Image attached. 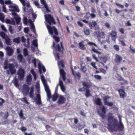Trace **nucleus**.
<instances>
[{
  "mask_svg": "<svg viewBox=\"0 0 135 135\" xmlns=\"http://www.w3.org/2000/svg\"><path fill=\"white\" fill-rule=\"evenodd\" d=\"M45 17L46 21L49 25L46 26L49 33L51 35H53L54 33L56 35H58L59 33L57 29L54 26H50L52 24L56 25V24L52 16L50 15H45Z\"/></svg>",
  "mask_w": 135,
  "mask_h": 135,
  "instance_id": "nucleus-1",
  "label": "nucleus"
},
{
  "mask_svg": "<svg viewBox=\"0 0 135 135\" xmlns=\"http://www.w3.org/2000/svg\"><path fill=\"white\" fill-rule=\"evenodd\" d=\"M30 88L29 86L26 84H24L22 86V92L23 94L26 96L28 94L30 97L31 98H33V92L34 91V88L33 86H32L30 88V91L29 93Z\"/></svg>",
  "mask_w": 135,
  "mask_h": 135,
  "instance_id": "nucleus-2",
  "label": "nucleus"
},
{
  "mask_svg": "<svg viewBox=\"0 0 135 135\" xmlns=\"http://www.w3.org/2000/svg\"><path fill=\"white\" fill-rule=\"evenodd\" d=\"M108 121L109 123L108 124V129L112 131H115L114 127H117L118 125L117 119L114 118L112 115L109 116Z\"/></svg>",
  "mask_w": 135,
  "mask_h": 135,
  "instance_id": "nucleus-3",
  "label": "nucleus"
},
{
  "mask_svg": "<svg viewBox=\"0 0 135 135\" xmlns=\"http://www.w3.org/2000/svg\"><path fill=\"white\" fill-rule=\"evenodd\" d=\"M53 47L55 48L56 53L55 54V56L56 60H59L61 56L60 55L63 54V51H61V47L59 45L57 44L56 46L55 45V42L53 43Z\"/></svg>",
  "mask_w": 135,
  "mask_h": 135,
  "instance_id": "nucleus-4",
  "label": "nucleus"
},
{
  "mask_svg": "<svg viewBox=\"0 0 135 135\" xmlns=\"http://www.w3.org/2000/svg\"><path fill=\"white\" fill-rule=\"evenodd\" d=\"M59 66L60 75L62 77L63 80L65 81L66 79V73L62 69H61L60 67L61 66L62 68H64V61L61 60L59 62Z\"/></svg>",
  "mask_w": 135,
  "mask_h": 135,
  "instance_id": "nucleus-5",
  "label": "nucleus"
},
{
  "mask_svg": "<svg viewBox=\"0 0 135 135\" xmlns=\"http://www.w3.org/2000/svg\"><path fill=\"white\" fill-rule=\"evenodd\" d=\"M0 35L2 38L5 40V42L6 44L8 45H11V40L7 35L3 32H1Z\"/></svg>",
  "mask_w": 135,
  "mask_h": 135,
  "instance_id": "nucleus-6",
  "label": "nucleus"
},
{
  "mask_svg": "<svg viewBox=\"0 0 135 135\" xmlns=\"http://www.w3.org/2000/svg\"><path fill=\"white\" fill-rule=\"evenodd\" d=\"M25 74V72L24 69L21 68H20L17 73L18 79L21 81L23 80L24 78Z\"/></svg>",
  "mask_w": 135,
  "mask_h": 135,
  "instance_id": "nucleus-7",
  "label": "nucleus"
},
{
  "mask_svg": "<svg viewBox=\"0 0 135 135\" xmlns=\"http://www.w3.org/2000/svg\"><path fill=\"white\" fill-rule=\"evenodd\" d=\"M83 85L85 87V89L86 90L85 95L86 97L88 98L91 96V94L90 93V91L89 89L90 87V85L86 82H84L83 83Z\"/></svg>",
  "mask_w": 135,
  "mask_h": 135,
  "instance_id": "nucleus-8",
  "label": "nucleus"
},
{
  "mask_svg": "<svg viewBox=\"0 0 135 135\" xmlns=\"http://www.w3.org/2000/svg\"><path fill=\"white\" fill-rule=\"evenodd\" d=\"M18 65L17 64H15V66L13 64L9 63L8 64V68L11 75L14 74L16 73V70L15 67V66L17 67Z\"/></svg>",
  "mask_w": 135,
  "mask_h": 135,
  "instance_id": "nucleus-9",
  "label": "nucleus"
},
{
  "mask_svg": "<svg viewBox=\"0 0 135 135\" xmlns=\"http://www.w3.org/2000/svg\"><path fill=\"white\" fill-rule=\"evenodd\" d=\"M45 89V91L46 92L47 96L49 99L51 98V91L50 90L49 88L48 85L45 83H44Z\"/></svg>",
  "mask_w": 135,
  "mask_h": 135,
  "instance_id": "nucleus-10",
  "label": "nucleus"
},
{
  "mask_svg": "<svg viewBox=\"0 0 135 135\" xmlns=\"http://www.w3.org/2000/svg\"><path fill=\"white\" fill-rule=\"evenodd\" d=\"M118 91L119 94L120 98L124 99L127 97V94L123 89H118Z\"/></svg>",
  "mask_w": 135,
  "mask_h": 135,
  "instance_id": "nucleus-11",
  "label": "nucleus"
},
{
  "mask_svg": "<svg viewBox=\"0 0 135 135\" xmlns=\"http://www.w3.org/2000/svg\"><path fill=\"white\" fill-rule=\"evenodd\" d=\"M122 60V58L121 56L118 54L115 55L114 61L116 64L118 65L120 64Z\"/></svg>",
  "mask_w": 135,
  "mask_h": 135,
  "instance_id": "nucleus-12",
  "label": "nucleus"
},
{
  "mask_svg": "<svg viewBox=\"0 0 135 135\" xmlns=\"http://www.w3.org/2000/svg\"><path fill=\"white\" fill-rule=\"evenodd\" d=\"M66 101V98L62 95H60L57 103L59 105L64 103Z\"/></svg>",
  "mask_w": 135,
  "mask_h": 135,
  "instance_id": "nucleus-13",
  "label": "nucleus"
},
{
  "mask_svg": "<svg viewBox=\"0 0 135 135\" xmlns=\"http://www.w3.org/2000/svg\"><path fill=\"white\" fill-rule=\"evenodd\" d=\"M109 98V97L108 96H105L103 99L104 103L105 105L111 107L113 105V103L112 102H108L107 100Z\"/></svg>",
  "mask_w": 135,
  "mask_h": 135,
  "instance_id": "nucleus-14",
  "label": "nucleus"
},
{
  "mask_svg": "<svg viewBox=\"0 0 135 135\" xmlns=\"http://www.w3.org/2000/svg\"><path fill=\"white\" fill-rule=\"evenodd\" d=\"M109 35L111 36L112 40L115 41L117 36V32L114 31H112V32L109 33Z\"/></svg>",
  "mask_w": 135,
  "mask_h": 135,
  "instance_id": "nucleus-15",
  "label": "nucleus"
},
{
  "mask_svg": "<svg viewBox=\"0 0 135 135\" xmlns=\"http://www.w3.org/2000/svg\"><path fill=\"white\" fill-rule=\"evenodd\" d=\"M97 25V23L95 21H92V22H89L88 25L89 27L91 29H94L95 30L96 29L95 28L96 26Z\"/></svg>",
  "mask_w": 135,
  "mask_h": 135,
  "instance_id": "nucleus-16",
  "label": "nucleus"
},
{
  "mask_svg": "<svg viewBox=\"0 0 135 135\" xmlns=\"http://www.w3.org/2000/svg\"><path fill=\"white\" fill-rule=\"evenodd\" d=\"M38 65L39 69V71L40 73L41 74L42 73V70H43L44 72H46V69L44 65H42L40 63H38Z\"/></svg>",
  "mask_w": 135,
  "mask_h": 135,
  "instance_id": "nucleus-17",
  "label": "nucleus"
},
{
  "mask_svg": "<svg viewBox=\"0 0 135 135\" xmlns=\"http://www.w3.org/2000/svg\"><path fill=\"white\" fill-rule=\"evenodd\" d=\"M7 51V54L9 56H11L13 53V50L11 47L7 46L6 49Z\"/></svg>",
  "mask_w": 135,
  "mask_h": 135,
  "instance_id": "nucleus-18",
  "label": "nucleus"
},
{
  "mask_svg": "<svg viewBox=\"0 0 135 135\" xmlns=\"http://www.w3.org/2000/svg\"><path fill=\"white\" fill-rule=\"evenodd\" d=\"M37 98L36 99V102L37 104L40 105L41 104V96L39 94H36Z\"/></svg>",
  "mask_w": 135,
  "mask_h": 135,
  "instance_id": "nucleus-19",
  "label": "nucleus"
},
{
  "mask_svg": "<svg viewBox=\"0 0 135 135\" xmlns=\"http://www.w3.org/2000/svg\"><path fill=\"white\" fill-rule=\"evenodd\" d=\"M119 119L120 123L119 125L118 126V125L117 126H118V130L119 131H124L123 125L121 122L120 118L119 117Z\"/></svg>",
  "mask_w": 135,
  "mask_h": 135,
  "instance_id": "nucleus-20",
  "label": "nucleus"
},
{
  "mask_svg": "<svg viewBox=\"0 0 135 135\" xmlns=\"http://www.w3.org/2000/svg\"><path fill=\"white\" fill-rule=\"evenodd\" d=\"M17 59L20 62L23 63L25 62V59H23L22 55L21 54H18L17 56Z\"/></svg>",
  "mask_w": 135,
  "mask_h": 135,
  "instance_id": "nucleus-21",
  "label": "nucleus"
},
{
  "mask_svg": "<svg viewBox=\"0 0 135 135\" xmlns=\"http://www.w3.org/2000/svg\"><path fill=\"white\" fill-rule=\"evenodd\" d=\"M9 10L12 12V15L14 16H17V14L16 12H19L20 10L19 9H9Z\"/></svg>",
  "mask_w": 135,
  "mask_h": 135,
  "instance_id": "nucleus-22",
  "label": "nucleus"
},
{
  "mask_svg": "<svg viewBox=\"0 0 135 135\" xmlns=\"http://www.w3.org/2000/svg\"><path fill=\"white\" fill-rule=\"evenodd\" d=\"M118 80L119 81H123V82H120V84L121 85H125L128 84L127 81L124 80L123 78L121 76H120L118 79Z\"/></svg>",
  "mask_w": 135,
  "mask_h": 135,
  "instance_id": "nucleus-23",
  "label": "nucleus"
},
{
  "mask_svg": "<svg viewBox=\"0 0 135 135\" xmlns=\"http://www.w3.org/2000/svg\"><path fill=\"white\" fill-rule=\"evenodd\" d=\"M81 69L83 73H85L86 72L87 69L85 63H83L81 65Z\"/></svg>",
  "mask_w": 135,
  "mask_h": 135,
  "instance_id": "nucleus-24",
  "label": "nucleus"
},
{
  "mask_svg": "<svg viewBox=\"0 0 135 135\" xmlns=\"http://www.w3.org/2000/svg\"><path fill=\"white\" fill-rule=\"evenodd\" d=\"M91 52L92 53V52H94L96 54H98V56H99V55L101 54V52L99 51L97 49H96L95 47L93 46L91 49Z\"/></svg>",
  "mask_w": 135,
  "mask_h": 135,
  "instance_id": "nucleus-25",
  "label": "nucleus"
},
{
  "mask_svg": "<svg viewBox=\"0 0 135 135\" xmlns=\"http://www.w3.org/2000/svg\"><path fill=\"white\" fill-rule=\"evenodd\" d=\"M26 81L27 84L29 85L31 84L32 78L31 75H29L27 76Z\"/></svg>",
  "mask_w": 135,
  "mask_h": 135,
  "instance_id": "nucleus-26",
  "label": "nucleus"
},
{
  "mask_svg": "<svg viewBox=\"0 0 135 135\" xmlns=\"http://www.w3.org/2000/svg\"><path fill=\"white\" fill-rule=\"evenodd\" d=\"M95 102L96 104L100 106L102 105V102L101 99L99 98H97L95 100Z\"/></svg>",
  "mask_w": 135,
  "mask_h": 135,
  "instance_id": "nucleus-27",
  "label": "nucleus"
},
{
  "mask_svg": "<svg viewBox=\"0 0 135 135\" xmlns=\"http://www.w3.org/2000/svg\"><path fill=\"white\" fill-rule=\"evenodd\" d=\"M15 16L14 17V18L16 21V23L17 24H19L21 21V18L19 17L17 15Z\"/></svg>",
  "mask_w": 135,
  "mask_h": 135,
  "instance_id": "nucleus-28",
  "label": "nucleus"
},
{
  "mask_svg": "<svg viewBox=\"0 0 135 135\" xmlns=\"http://www.w3.org/2000/svg\"><path fill=\"white\" fill-rule=\"evenodd\" d=\"M98 37L100 38H103L105 37V34L104 32H100L98 35Z\"/></svg>",
  "mask_w": 135,
  "mask_h": 135,
  "instance_id": "nucleus-29",
  "label": "nucleus"
},
{
  "mask_svg": "<svg viewBox=\"0 0 135 135\" xmlns=\"http://www.w3.org/2000/svg\"><path fill=\"white\" fill-rule=\"evenodd\" d=\"M58 97L59 95H58L57 93H55L53 95L52 98L53 100L54 101H56L57 100Z\"/></svg>",
  "mask_w": 135,
  "mask_h": 135,
  "instance_id": "nucleus-30",
  "label": "nucleus"
},
{
  "mask_svg": "<svg viewBox=\"0 0 135 135\" xmlns=\"http://www.w3.org/2000/svg\"><path fill=\"white\" fill-rule=\"evenodd\" d=\"M13 40L14 42L18 44L20 43V39L19 37H18L14 38Z\"/></svg>",
  "mask_w": 135,
  "mask_h": 135,
  "instance_id": "nucleus-31",
  "label": "nucleus"
},
{
  "mask_svg": "<svg viewBox=\"0 0 135 135\" xmlns=\"http://www.w3.org/2000/svg\"><path fill=\"white\" fill-rule=\"evenodd\" d=\"M84 32L85 35H88L90 34V32L88 29H87V27H85L84 28Z\"/></svg>",
  "mask_w": 135,
  "mask_h": 135,
  "instance_id": "nucleus-32",
  "label": "nucleus"
},
{
  "mask_svg": "<svg viewBox=\"0 0 135 135\" xmlns=\"http://www.w3.org/2000/svg\"><path fill=\"white\" fill-rule=\"evenodd\" d=\"M79 47L81 50H84L86 49L84 45L82 43L80 42L79 43Z\"/></svg>",
  "mask_w": 135,
  "mask_h": 135,
  "instance_id": "nucleus-33",
  "label": "nucleus"
},
{
  "mask_svg": "<svg viewBox=\"0 0 135 135\" xmlns=\"http://www.w3.org/2000/svg\"><path fill=\"white\" fill-rule=\"evenodd\" d=\"M41 3L44 6L45 8H48L47 5L45 0H41Z\"/></svg>",
  "mask_w": 135,
  "mask_h": 135,
  "instance_id": "nucleus-34",
  "label": "nucleus"
},
{
  "mask_svg": "<svg viewBox=\"0 0 135 135\" xmlns=\"http://www.w3.org/2000/svg\"><path fill=\"white\" fill-rule=\"evenodd\" d=\"M99 108L102 113L105 114L106 113V108L104 106L102 107H100Z\"/></svg>",
  "mask_w": 135,
  "mask_h": 135,
  "instance_id": "nucleus-35",
  "label": "nucleus"
},
{
  "mask_svg": "<svg viewBox=\"0 0 135 135\" xmlns=\"http://www.w3.org/2000/svg\"><path fill=\"white\" fill-rule=\"evenodd\" d=\"M21 100L22 102L25 103L28 105L29 104V103L27 101V99L26 97H24L21 99Z\"/></svg>",
  "mask_w": 135,
  "mask_h": 135,
  "instance_id": "nucleus-36",
  "label": "nucleus"
},
{
  "mask_svg": "<svg viewBox=\"0 0 135 135\" xmlns=\"http://www.w3.org/2000/svg\"><path fill=\"white\" fill-rule=\"evenodd\" d=\"M4 15L2 13H1L0 14V20L3 22H4Z\"/></svg>",
  "mask_w": 135,
  "mask_h": 135,
  "instance_id": "nucleus-37",
  "label": "nucleus"
},
{
  "mask_svg": "<svg viewBox=\"0 0 135 135\" xmlns=\"http://www.w3.org/2000/svg\"><path fill=\"white\" fill-rule=\"evenodd\" d=\"M8 62L7 60H5L4 61V69H8Z\"/></svg>",
  "mask_w": 135,
  "mask_h": 135,
  "instance_id": "nucleus-38",
  "label": "nucleus"
},
{
  "mask_svg": "<svg viewBox=\"0 0 135 135\" xmlns=\"http://www.w3.org/2000/svg\"><path fill=\"white\" fill-rule=\"evenodd\" d=\"M129 48L130 50V52L132 53H135V49L131 45H130Z\"/></svg>",
  "mask_w": 135,
  "mask_h": 135,
  "instance_id": "nucleus-39",
  "label": "nucleus"
},
{
  "mask_svg": "<svg viewBox=\"0 0 135 135\" xmlns=\"http://www.w3.org/2000/svg\"><path fill=\"white\" fill-rule=\"evenodd\" d=\"M53 37L57 42H59L60 41V38L59 37L54 35L53 36Z\"/></svg>",
  "mask_w": 135,
  "mask_h": 135,
  "instance_id": "nucleus-40",
  "label": "nucleus"
},
{
  "mask_svg": "<svg viewBox=\"0 0 135 135\" xmlns=\"http://www.w3.org/2000/svg\"><path fill=\"white\" fill-rule=\"evenodd\" d=\"M9 8H18V7L17 6L15 5V4H12V5L11 6H9Z\"/></svg>",
  "mask_w": 135,
  "mask_h": 135,
  "instance_id": "nucleus-41",
  "label": "nucleus"
},
{
  "mask_svg": "<svg viewBox=\"0 0 135 135\" xmlns=\"http://www.w3.org/2000/svg\"><path fill=\"white\" fill-rule=\"evenodd\" d=\"M23 53L24 55L25 56H26L28 55V50L26 48H25L23 50Z\"/></svg>",
  "mask_w": 135,
  "mask_h": 135,
  "instance_id": "nucleus-42",
  "label": "nucleus"
},
{
  "mask_svg": "<svg viewBox=\"0 0 135 135\" xmlns=\"http://www.w3.org/2000/svg\"><path fill=\"white\" fill-rule=\"evenodd\" d=\"M0 100L2 101L0 102V106L2 107L3 105V104L5 102V100L1 98H0Z\"/></svg>",
  "mask_w": 135,
  "mask_h": 135,
  "instance_id": "nucleus-43",
  "label": "nucleus"
},
{
  "mask_svg": "<svg viewBox=\"0 0 135 135\" xmlns=\"http://www.w3.org/2000/svg\"><path fill=\"white\" fill-rule=\"evenodd\" d=\"M91 65L93 66L94 68L95 69H98L97 67L95 66L96 63L94 62H92L91 64H90Z\"/></svg>",
  "mask_w": 135,
  "mask_h": 135,
  "instance_id": "nucleus-44",
  "label": "nucleus"
},
{
  "mask_svg": "<svg viewBox=\"0 0 135 135\" xmlns=\"http://www.w3.org/2000/svg\"><path fill=\"white\" fill-rule=\"evenodd\" d=\"M91 16V14L89 13H86L85 16L84 17L86 19H88Z\"/></svg>",
  "mask_w": 135,
  "mask_h": 135,
  "instance_id": "nucleus-45",
  "label": "nucleus"
},
{
  "mask_svg": "<svg viewBox=\"0 0 135 135\" xmlns=\"http://www.w3.org/2000/svg\"><path fill=\"white\" fill-rule=\"evenodd\" d=\"M94 78L96 79L100 80L102 79L101 76L98 75H95L94 76Z\"/></svg>",
  "mask_w": 135,
  "mask_h": 135,
  "instance_id": "nucleus-46",
  "label": "nucleus"
},
{
  "mask_svg": "<svg viewBox=\"0 0 135 135\" xmlns=\"http://www.w3.org/2000/svg\"><path fill=\"white\" fill-rule=\"evenodd\" d=\"M88 44L90 46H92L93 45L96 47L97 46V45L96 44L92 42H88Z\"/></svg>",
  "mask_w": 135,
  "mask_h": 135,
  "instance_id": "nucleus-47",
  "label": "nucleus"
},
{
  "mask_svg": "<svg viewBox=\"0 0 135 135\" xmlns=\"http://www.w3.org/2000/svg\"><path fill=\"white\" fill-rule=\"evenodd\" d=\"M92 56L93 58L95 60L96 62H98L99 61V60L95 54H93L92 55Z\"/></svg>",
  "mask_w": 135,
  "mask_h": 135,
  "instance_id": "nucleus-48",
  "label": "nucleus"
},
{
  "mask_svg": "<svg viewBox=\"0 0 135 135\" xmlns=\"http://www.w3.org/2000/svg\"><path fill=\"white\" fill-rule=\"evenodd\" d=\"M15 85L16 86H18V82L16 79H15V81L13 82Z\"/></svg>",
  "mask_w": 135,
  "mask_h": 135,
  "instance_id": "nucleus-49",
  "label": "nucleus"
},
{
  "mask_svg": "<svg viewBox=\"0 0 135 135\" xmlns=\"http://www.w3.org/2000/svg\"><path fill=\"white\" fill-rule=\"evenodd\" d=\"M8 30L11 34H12L13 33V30L12 29V27L11 26H9Z\"/></svg>",
  "mask_w": 135,
  "mask_h": 135,
  "instance_id": "nucleus-50",
  "label": "nucleus"
},
{
  "mask_svg": "<svg viewBox=\"0 0 135 135\" xmlns=\"http://www.w3.org/2000/svg\"><path fill=\"white\" fill-rule=\"evenodd\" d=\"M23 22L24 24H26L27 23V18L26 17H25L23 19Z\"/></svg>",
  "mask_w": 135,
  "mask_h": 135,
  "instance_id": "nucleus-51",
  "label": "nucleus"
},
{
  "mask_svg": "<svg viewBox=\"0 0 135 135\" xmlns=\"http://www.w3.org/2000/svg\"><path fill=\"white\" fill-rule=\"evenodd\" d=\"M32 62L33 64L34 67L35 68L36 66V60L34 59L32 60Z\"/></svg>",
  "mask_w": 135,
  "mask_h": 135,
  "instance_id": "nucleus-52",
  "label": "nucleus"
},
{
  "mask_svg": "<svg viewBox=\"0 0 135 135\" xmlns=\"http://www.w3.org/2000/svg\"><path fill=\"white\" fill-rule=\"evenodd\" d=\"M114 48L117 51H118L119 50V46L118 45H114Z\"/></svg>",
  "mask_w": 135,
  "mask_h": 135,
  "instance_id": "nucleus-53",
  "label": "nucleus"
},
{
  "mask_svg": "<svg viewBox=\"0 0 135 135\" xmlns=\"http://www.w3.org/2000/svg\"><path fill=\"white\" fill-rule=\"evenodd\" d=\"M32 44L35 47H37L38 46V44L36 40H34L33 41Z\"/></svg>",
  "mask_w": 135,
  "mask_h": 135,
  "instance_id": "nucleus-54",
  "label": "nucleus"
},
{
  "mask_svg": "<svg viewBox=\"0 0 135 135\" xmlns=\"http://www.w3.org/2000/svg\"><path fill=\"white\" fill-rule=\"evenodd\" d=\"M20 1L22 3L23 6H25L26 5L25 2L27 1V0H20Z\"/></svg>",
  "mask_w": 135,
  "mask_h": 135,
  "instance_id": "nucleus-55",
  "label": "nucleus"
},
{
  "mask_svg": "<svg viewBox=\"0 0 135 135\" xmlns=\"http://www.w3.org/2000/svg\"><path fill=\"white\" fill-rule=\"evenodd\" d=\"M19 115L22 118L23 116V111L22 110H21L20 111V112L19 113Z\"/></svg>",
  "mask_w": 135,
  "mask_h": 135,
  "instance_id": "nucleus-56",
  "label": "nucleus"
},
{
  "mask_svg": "<svg viewBox=\"0 0 135 135\" xmlns=\"http://www.w3.org/2000/svg\"><path fill=\"white\" fill-rule=\"evenodd\" d=\"M9 115L8 114V112L7 111V112L4 115V118H5V119H7V118L9 116Z\"/></svg>",
  "mask_w": 135,
  "mask_h": 135,
  "instance_id": "nucleus-57",
  "label": "nucleus"
},
{
  "mask_svg": "<svg viewBox=\"0 0 135 135\" xmlns=\"http://www.w3.org/2000/svg\"><path fill=\"white\" fill-rule=\"evenodd\" d=\"M20 129L22 131L24 132L27 129L25 127H24L23 126H22L20 128Z\"/></svg>",
  "mask_w": 135,
  "mask_h": 135,
  "instance_id": "nucleus-58",
  "label": "nucleus"
},
{
  "mask_svg": "<svg viewBox=\"0 0 135 135\" xmlns=\"http://www.w3.org/2000/svg\"><path fill=\"white\" fill-rule=\"evenodd\" d=\"M76 74L78 77V79L79 80L81 78V75L80 73L79 72H78L76 73Z\"/></svg>",
  "mask_w": 135,
  "mask_h": 135,
  "instance_id": "nucleus-59",
  "label": "nucleus"
},
{
  "mask_svg": "<svg viewBox=\"0 0 135 135\" xmlns=\"http://www.w3.org/2000/svg\"><path fill=\"white\" fill-rule=\"evenodd\" d=\"M1 28L2 30L4 31L5 32H6L7 31V30L6 29L4 26L3 25H2L1 26Z\"/></svg>",
  "mask_w": 135,
  "mask_h": 135,
  "instance_id": "nucleus-60",
  "label": "nucleus"
},
{
  "mask_svg": "<svg viewBox=\"0 0 135 135\" xmlns=\"http://www.w3.org/2000/svg\"><path fill=\"white\" fill-rule=\"evenodd\" d=\"M100 71L104 74H105L106 73V71L103 68H101L100 70Z\"/></svg>",
  "mask_w": 135,
  "mask_h": 135,
  "instance_id": "nucleus-61",
  "label": "nucleus"
},
{
  "mask_svg": "<svg viewBox=\"0 0 135 135\" xmlns=\"http://www.w3.org/2000/svg\"><path fill=\"white\" fill-rule=\"evenodd\" d=\"M119 31L122 34H123L124 33V30L123 28H121L119 29Z\"/></svg>",
  "mask_w": 135,
  "mask_h": 135,
  "instance_id": "nucleus-62",
  "label": "nucleus"
},
{
  "mask_svg": "<svg viewBox=\"0 0 135 135\" xmlns=\"http://www.w3.org/2000/svg\"><path fill=\"white\" fill-rule=\"evenodd\" d=\"M24 31L25 33H27L29 31V30L28 28L26 27L24 28Z\"/></svg>",
  "mask_w": 135,
  "mask_h": 135,
  "instance_id": "nucleus-63",
  "label": "nucleus"
},
{
  "mask_svg": "<svg viewBox=\"0 0 135 135\" xmlns=\"http://www.w3.org/2000/svg\"><path fill=\"white\" fill-rule=\"evenodd\" d=\"M77 23L78 25L80 27H82L83 26V24L79 21Z\"/></svg>",
  "mask_w": 135,
  "mask_h": 135,
  "instance_id": "nucleus-64",
  "label": "nucleus"
}]
</instances>
